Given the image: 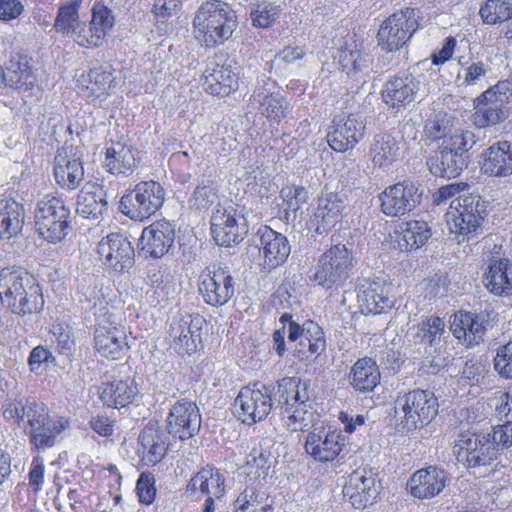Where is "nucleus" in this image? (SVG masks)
<instances>
[{
  "instance_id": "f257e3e1",
  "label": "nucleus",
  "mask_w": 512,
  "mask_h": 512,
  "mask_svg": "<svg viewBox=\"0 0 512 512\" xmlns=\"http://www.w3.org/2000/svg\"><path fill=\"white\" fill-rule=\"evenodd\" d=\"M3 416L18 425L26 422L25 432L37 450L55 446L71 426L68 417L49 415L42 403L31 398L6 401L3 404Z\"/></svg>"
},
{
  "instance_id": "f03ea898",
  "label": "nucleus",
  "mask_w": 512,
  "mask_h": 512,
  "mask_svg": "<svg viewBox=\"0 0 512 512\" xmlns=\"http://www.w3.org/2000/svg\"><path fill=\"white\" fill-rule=\"evenodd\" d=\"M0 299L4 307L20 316L37 312L44 304L40 286L21 268L0 271Z\"/></svg>"
},
{
  "instance_id": "7ed1b4c3",
  "label": "nucleus",
  "mask_w": 512,
  "mask_h": 512,
  "mask_svg": "<svg viewBox=\"0 0 512 512\" xmlns=\"http://www.w3.org/2000/svg\"><path fill=\"white\" fill-rule=\"evenodd\" d=\"M237 27L235 12L219 0L203 2L193 19L194 34L206 47H214L228 40Z\"/></svg>"
},
{
  "instance_id": "20e7f679",
  "label": "nucleus",
  "mask_w": 512,
  "mask_h": 512,
  "mask_svg": "<svg viewBox=\"0 0 512 512\" xmlns=\"http://www.w3.org/2000/svg\"><path fill=\"white\" fill-rule=\"evenodd\" d=\"M394 408L401 429L412 431L428 424L437 415L438 401L433 392L417 388L399 392Z\"/></svg>"
},
{
  "instance_id": "39448f33",
  "label": "nucleus",
  "mask_w": 512,
  "mask_h": 512,
  "mask_svg": "<svg viewBox=\"0 0 512 512\" xmlns=\"http://www.w3.org/2000/svg\"><path fill=\"white\" fill-rule=\"evenodd\" d=\"M474 133H458L454 138L439 143V155L427 160L429 171L435 177L453 178L467 167V152L475 145Z\"/></svg>"
},
{
  "instance_id": "423d86ee",
  "label": "nucleus",
  "mask_w": 512,
  "mask_h": 512,
  "mask_svg": "<svg viewBox=\"0 0 512 512\" xmlns=\"http://www.w3.org/2000/svg\"><path fill=\"white\" fill-rule=\"evenodd\" d=\"M353 267V252L344 244H336L320 255L311 279L326 290L336 289L346 283Z\"/></svg>"
},
{
  "instance_id": "0eeeda50",
  "label": "nucleus",
  "mask_w": 512,
  "mask_h": 512,
  "mask_svg": "<svg viewBox=\"0 0 512 512\" xmlns=\"http://www.w3.org/2000/svg\"><path fill=\"white\" fill-rule=\"evenodd\" d=\"M34 217L36 229L45 240L56 243L68 234L70 209L61 197L44 195L37 203Z\"/></svg>"
},
{
  "instance_id": "6e6552de",
  "label": "nucleus",
  "mask_w": 512,
  "mask_h": 512,
  "mask_svg": "<svg viewBox=\"0 0 512 512\" xmlns=\"http://www.w3.org/2000/svg\"><path fill=\"white\" fill-rule=\"evenodd\" d=\"M186 492L201 502L200 512H217L226 494L225 477L214 466L200 468L187 484Z\"/></svg>"
},
{
  "instance_id": "1a4fd4ad",
  "label": "nucleus",
  "mask_w": 512,
  "mask_h": 512,
  "mask_svg": "<svg viewBox=\"0 0 512 512\" xmlns=\"http://www.w3.org/2000/svg\"><path fill=\"white\" fill-rule=\"evenodd\" d=\"M272 391L259 383L243 387L234 400L236 417L246 425L265 420L273 407Z\"/></svg>"
},
{
  "instance_id": "9d476101",
  "label": "nucleus",
  "mask_w": 512,
  "mask_h": 512,
  "mask_svg": "<svg viewBox=\"0 0 512 512\" xmlns=\"http://www.w3.org/2000/svg\"><path fill=\"white\" fill-rule=\"evenodd\" d=\"M485 204L480 196L463 195L453 199L446 213L451 233L467 236L477 231L485 214Z\"/></svg>"
},
{
  "instance_id": "9b49d317",
  "label": "nucleus",
  "mask_w": 512,
  "mask_h": 512,
  "mask_svg": "<svg viewBox=\"0 0 512 512\" xmlns=\"http://www.w3.org/2000/svg\"><path fill=\"white\" fill-rule=\"evenodd\" d=\"M164 199V189L158 182L144 181L121 198L120 208L129 218L143 220L155 214L162 207Z\"/></svg>"
},
{
  "instance_id": "f8f14e48",
  "label": "nucleus",
  "mask_w": 512,
  "mask_h": 512,
  "mask_svg": "<svg viewBox=\"0 0 512 512\" xmlns=\"http://www.w3.org/2000/svg\"><path fill=\"white\" fill-rule=\"evenodd\" d=\"M418 29V20L414 8L399 10L385 19L378 30V44L383 50L397 51Z\"/></svg>"
},
{
  "instance_id": "ddd939ff",
  "label": "nucleus",
  "mask_w": 512,
  "mask_h": 512,
  "mask_svg": "<svg viewBox=\"0 0 512 512\" xmlns=\"http://www.w3.org/2000/svg\"><path fill=\"white\" fill-rule=\"evenodd\" d=\"M423 195L422 185L411 179H405L385 188L379 195L380 207L388 217H402L413 211Z\"/></svg>"
},
{
  "instance_id": "4468645a",
  "label": "nucleus",
  "mask_w": 512,
  "mask_h": 512,
  "mask_svg": "<svg viewBox=\"0 0 512 512\" xmlns=\"http://www.w3.org/2000/svg\"><path fill=\"white\" fill-rule=\"evenodd\" d=\"M507 84L498 82L478 96L474 101L472 124L479 129L493 127L507 118Z\"/></svg>"
},
{
  "instance_id": "2eb2a0df",
  "label": "nucleus",
  "mask_w": 512,
  "mask_h": 512,
  "mask_svg": "<svg viewBox=\"0 0 512 512\" xmlns=\"http://www.w3.org/2000/svg\"><path fill=\"white\" fill-rule=\"evenodd\" d=\"M126 331L114 315L105 312L97 317L94 332V347L103 357L112 360L121 359L129 349Z\"/></svg>"
},
{
  "instance_id": "dca6fc26",
  "label": "nucleus",
  "mask_w": 512,
  "mask_h": 512,
  "mask_svg": "<svg viewBox=\"0 0 512 512\" xmlns=\"http://www.w3.org/2000/svg\"><path fill=\"white\" fill-rule=\"evenodd\" d=\"M497 445L492 435L461 434L455 445L458 462L467 467H480L492 463L496 459Z\"/></svg>"
},
{
  "instance_id": "f3484780",
  "label": "nucleus",
  "mask_w": 512,
  "mask_h": 512,
  "mask_svg": "<svg viewBox=\"0 0 512 512\" xmlns=\"http://www.w3.org/2000/svg\"><path fill=\"white\" fill-rule=\"evenodd\" d=\"M211 231L215 242L229 247L240 243L248 232L244 217L229 205L218 207L211 217Z\"/></svg>"
},
{
  "instance_id": "a211bd4d",
  "label": "nucleus",
  "mask_w": 512,
  "mask_h": 512,
  "mask_svg": "<svg viewBox=\"0 0 512 512\" xmlns=\"http://www.w3.org/2000/svg\"><path fill=\"white\" fill-rule=\"evenodd\" d=\"M199 292L211 306L227 304L235 294V280L227 267H219L200 275Z\"/></svg>"
},
{
  "instance_id": "6ab92c4d",
  "label": "nucleus",
  "mask_w": 512,
  "mask_h": 512,
  "mask_svg": "<svg viewBox=\"0 0 512 512\" xmlns=\"http://www.w3.org/2000/svg\"><path fill=\"white\" fill-rule=\"evenodd\" d=\"M201 427V414L196 403L181 399L170 409L167 417V432L179 440L195 436Z\"/></svg>"
},
{
  "instance_id": "aec40b11",
  "label": "nucleus",
  "mask_w": 512,
  "mask_h": 512,
  "mask_svg": "<svg viewBox=\"0 0 512 512\" xmlns=\"http://www.w3.org/2000/svg\"><path fill=\"white\" fill-rule=\"evenodd\" d=\"M288 340L301 360L320 355L326 346L322 328L313 321H306L302 326L291 323L288 327Z\"/></svg>"
},
{
  "instance_id": "412c9836",
  "label": "nucleus",
  "mask_w": 512,
  "mask_h": 512,
  "mask_svg": "<svg viewBox=\"0 0 512 512\" xmlns=\"http://www.w3.org/2000/svg\"><path fill=\"white\" fill-rule=\"evenodd\" d=\"M365 119L358 114L337 117L328 133V143L337 152H345L356 146L365 135Z\"/></svg>"
},
{
  "instance_id": "4be33fe9",
  "label": "nucleus",
  "mask_w": 512,
  "mask_h": 512,
  "mask_svg": "<svg viewBox=\"0 0 512 512\" xmlns=\"http://www.w3.org/2000/svg\"><path fill=\"white\" fill-rule=\"evenodd\" d=\"M113 24L114 17L111 11L104 5L95 4L89 24L81 22L71 38L82 47H99Z\"/></svg>"
},
{
  "instance_id": "5701e85b",
  "label": "nucleus",
  "mask_w": 512,
  "mask_h": 512,
  "mask_svg": "<svg viewBox=\"0 0 512 512\" xmlns=\"http://www.w3.org/2000/svg\"><path fill=\"white\" fill-rule=\"evenodd\" d=\"M345 445V437L341 431L326 432L324 428H314L310 431L305 441V451L315 461H334Z\"/></svg>"
},
{
  "instance_id": "b1692460",
  "label": "nucleus",
  "mask_w": 512,
  "mask_h": 512,
  "mask_svg": "<svg viewBox=\"0 0 512 512\" xmlns=\"http://www.w3.org/2000/svg\"><path fill=\"white\" fill-rule=\"evenodd\" d=\"M381 485L372 471L357 469L349 475L343 494L356 509L371 505L379 495Z\"/></svg>"
},
{
  "instance_id": "393cba45",
  "label": "nucleus",
  "mask_w": 512,
  "mask_h": 512,
  "mask_svg": "<svg viewBox=\"0 0 512 512\" xmlns=\"http://www.w3.org/2000/svg\"><path fill=\"white\" fill-rule=\"evenodd\" d=\"M97 251L103 263L115 271L128 270L134 264V248L121 234L111 233L102 238Z\"/></svg>"
},
{
  "instance_id": "a878e982",
  "label": "nucleus",
  "mask_w": 512,
  "mask_h": 512,
  "mask_svg": "<svg viewBox=\"0 0 512 512\" xmlns=\"http://www.w3.org/2000/svg\"><path fill=\"white\" fill-rule=\"evenodd\" d=\"M448 483V473L437 466L417 470L408 481L412 496L418 499H431L439 495Z\"/></svg>"
},
{
  "instance_id": "bb28decb",
  "label": "nucleus",
  "mask_w": 512,
  "mask_h": 512,
  "mask_svg": "<svg viewBox=\"0 0 512 512\" xmlns=\"http://www.w3.org/2000/svg\"><path fill=\"white\" fill-rule=\"evenodd\" d=\"M174 226L166 220H158L144 228L140 238L141 251L152 258H161L174 243Z\"/></svg>"
},
{
  "instance_id": "cd10ccee",
  "label": "nucleus",
  "mask_w": 512,
  "mask_h": 512,
  "mask_svg": "<svg viewBox=\"0 0 512 512\" xmlns=\"http://www.w3.org/2000/svg\"><path fill=\"white\" fill-rule=\"evenodd\" d=\"M238 68L231 63L208 66L202 77V86L211 95L225 97L238 88Z\"/></svg>"
},
{
  "instance_id": "c85d7f7f",
  "label": "nucleus",
  "mask_w": 512,
  "mask_h": 512,
  "mask_svg": "<svg viewBox=\"0 0 512 512\" xmlns=\"http://www.w3.org/2000/svg\"><path fill=\"white\" fill-rule=\"evenodd\" d=\"M54 176L57 184L67 190H75L84 179L81 157L73 147L62 148L55 157Z\"/></svg>"
},
{
  "instance_id": "c756f323",
  "label": "nucleus",
  "mask_w": 512,
  "mask_h": 512,
  "mask_svg": "<svg viewBox=\"0 0 512 512\" xmlns=\"http://www.w3.org/2000/svg\"><path fill=\"white\" fill-rule=\"evenodd\" d=\"M204 319L199 316L186 315L174 321L170 326L173 347L178 353L192 354L201 340V328Z\"/></svg>"
},
{
  "instance_id": "7c9ffc66",
  "label": "nucleus",
  "mask_w": 512,
  "mask_h": 512,
  "mask_svg": "<svg viewBox=\"0 0 512 512\" xmlns=\"http://www.w3.org/2000/svg\"><path fill=\"white\" fill-rule=\"evenodd\" d=\"M344 208V200L337 193H327L319 197L310 219L311 227L318 234L328 232L340 222Z\"/></svg>"
},
{
  "instance_id": "2f4dec72",
  "label": "nucleus",
  "mask_w": 512,
  "mask_h": 512,
  "mask_svg": "<svg viewBox=\"0 0 512 512\" xmlns=\"http://www.w3.org/2000/svg\"><path fill=\"white\" fill-rule=\"evenodd\" d=\"M138 166V159L132 146L125 142H111L106 146L104 167L116 177L131 176Z\"/></svg>"
},
{
  "instance_id": "473e14b6",
  "label": "nucleus",
  "mask_w": 512,
  "mask_h": 512,
  "mask_svg": "<svg viewBox=\"0 0 512 512\" xmlns=\"http://www.w3.org/2000/svg\"><path fill=\"white\" fill-rule=\"evenodd\" d=\"M258 234L260 240L259 251L263 255L264 262L271 268L283 264L291 251L286 236L267 226L259 229Z\"/></svg>"
},
{
  "instance_id": "72a5a7b5",
  "label": "nucleus",
  "mask_w": 512,
  "mask_h": 512,
  "mask_svg": "<svg viewBox=\"0 0 512 512\" xmlns=\"http://www.w3.org/2000/svg\"><path fill=\"white\" fill-rule=\"evenodd\" d=\"M419 80L412 74H402L389 79L382 90L384 102L392 107L409 104L416 99Z\"/></svg>"
},
{
  "instance_id": "f704fd0d",
  "label": "nucleus",
  "mask_w": 512,
  "mask_h": 512,
  "mask_svg": "<svg viewBox=\"0 0 512 512\" xmlns=\"http://www.w3.org/2000/svg\"><path fill=\"white\" fill-rule=\"evenodd\" d=\"M450 329L453 335L467 346L478 344L486 333V321L478 314L464 312L454 315Z\"/></svg>"
},
{
  "instance_id": "c9c22d12",
  "label": "nucleus",
  "mask_w": 512,
  "mask_h": 512,
  "mask_svg": "<svg viewBox=\"0 0 512 512\" xmlns=\"http://www.w3.org/2000/svg\"><path fill=\"white\" fill-rule=\"evenodd\" d=\"M168 436L158 423H149L139 435L143 460L155 465L165 456L168 448Z\"/></svg>"
},
{
  "instance_id": "e433bc0d",
  "label": "nucleus",
  "mask_w": 512,
  "mask_h": 512,
  "mask_svg": "<svg viewBox=\"0 0 512 512\" xmlns=\"http://www.w3.org/2000/svg\"><path fill=\"white\" fill-rule=\"evenodd\" d=\"M106 193L95 183H87L78 193L76 213L83 218L97 220L107 210Z\"/></svg>"
},
{
  "instance_id": "4c0bfd02",
  "label": "nucleus",
  "mask_w": 512,
  "mask_h": 512,
  "mask_svg": "<svg viewBox=\"0 0 512 512\" xmlns=\"http://www.w3.org/2000/svg\"><path fill=\"white\" fill-rule=\"evenodd\" d=\"M5 83L17 90L29 89L35 80L30 58L23 53L12 54L3 70Z\"/></svg>"
},
{
  "instance_id": "58836bf2",
  "label": "nucleus",
  "mask_w": 512,
  "mask_h": 512,
  "mask_svg": "<svg viewBox=\"0 0 512 512\" xmlns=\"http://www.w3.org/2000/svg\"><path fill=\"white\" fill-rule=\"evenodd\" d=\"M486 289L497 296L512 294V262L509 259L495 260L483 276Z\"/></svg>"
},
{
  "instance_id": "ea45409f",
  "label": "nucleus",
  "mask_w": 512,
  "mask_h": 512,
  "mask_svg": "<svg viewBox=\"0 0 512 512\" xmlns=\"http://www.w3.org/2000/svg\"><path fill=\"white\" fill-rule=\"evenodd\" d=\"M251 103L258 105L261 115L276 122H279L291 110L290 103L284 97L265 87H258L254 90Z\"/></svg>"
},
{
  "instance_id": "a19ab883",
  "label": "nucleus",
  "mask_w": 512,
  "mask_h": 512,
  "mask_svg": "<svg viewBox=\"0 0 512 512\" xmlns=\"http://www.w3.org/2000/svg\"><path fill=\"white\" fill-rule=\"evenodd\" d=\"M138 392L135 379L127 377L106 383L101 390L100 398L109 407L122 408L132 403Z\"/></svg>"
},
{
  "instance_id": "79ce46f5",
  "label": "nucleus",
  "mask_w": 512,
  "mask_h": 512,
  "mask_svg": "<svg viewBox=\"0 0 512 512\" xmlns=\"http://www.w3.org/2000/svg\"><path fill=\"white\" fill-rule=\"evenodd\" d=\"M482 169L494 176L512 174V144L500 141L491 145L484 154Z\"/></svg>"
},
{
  "instance_id": "37998d69",
  "label": "nucleus",
  "mask_w": 512,
  "mask_h": 512,
  "mask_svg": "<svg viewBox=\"0 0 512 512\" xmlns=\"http://www.w3.org/2000/svg\"><path fill=\"white\" fill-rule=\"evenodd\" d=\"M381 375L376 362L364 357L357 360L349 373V384L358 392L367 393L380 383Z\"/></svg>"
},
{
  "instance_id": "c03bdc74",
  "label": "nucleus",
  "mask_w": 512,
  "mask_h": 512,
  "mask_svg": "<svg viewBox=\"0 0 512 512\" xmlns=\"http://www.w3.org/2000/svg\"><path fill=\"white\" fill-rule=\"evenodd\" d=\"M391 286L384 283L373 282L358 295L362 311L372 314H381L390 310L394 300L390 296Z\"/></svg>"
},
{
  "instance_id": "a18cd8bd",
  "label": "nucleus",
  "mask_w": 512,
  "mask_h": 512,
  "mask_svg": "<svg viewBox=\"0 0 512 512\" xmlns=\"http://www.w3.org/2000/svg\"><path fill=\"white\" fill-rule=\"evenodd\" d=\"M113 81L112 73L99 67L78 76L76 88L80 95L93 100L106 94L112 87Z\"/></svg>"
},
{
  "instance_id": "49530a36",
  "label": "nucleus",
  "mask_w": 512,
  "mask_h": 512,
  "mask_svg": "<svg viewBox=\"0 0 512 512\" xmlns=\"http://www.w3.org/2000/svg\"><path fill=\"white\" fill-rule=\"evenodd\" d=\"M24 208L12 199L0 200V238L10 240L23 228Z\"/></svg>"
},
{
  "instance_id": "de8ad7c7",
  "label": "nucleus",
  "mask_w": 512,
  "mask_h": 512,
  "mask_svg": "<svg viewBox=\"0 0 512 512\" xmlns=\"http://www.w3.org/2000/svg\"><path fill=\"white\" fill-rule=\"evenodd\" d=\"M281 418L285 427L292 432L314 429L318 421V416L308 402L294 406H282Z\"/></svg>"
},
{
  "instance_id": "09e8293b",
  "label": "nucleus",
  "mask_w": 512,
  "mask_h": 512,
  "mask_svg": "<svg viewBox=\"0 0 512 512\" xmlns=\"http://www.w3.org/2000/svg\"><path fill=\"white\" fill-rule=\"evenodd\" d=\"M309 384L299 377H284L278 381V403L282 406H294L309 402Z\"/></svg>"
},
{
  "instance_id": "8fccbe9b",
  "label": "nucleus",
  "mask_w": 512,
  "mask_h": 512,
  "mask_svg": "<svg viewBox=\"0 0 512 512\" xmlns=\"http://www.w3.org/2000/svg\"><path fill=\"white\" fill-rule=\"evenodd\" d=\"M399 151L398 142L393 136L378 134L371 143L369 155L375 166L387 168L397 160Z\"/></svg>"
},
{
  "instance_id": "3c124183",
  "label": "nucleus",
  "mask_w": 512,
  "mask_h": 512,
  "mask_svg": "<svg viewBox=\"0 0 512 512\" xmlns=\"http://www.w3.org/2000/svg\"><path fill=\"white\" fill-rule=\"evenodd\" d=\"M82 2V0H68L60 4L53 24L57 33L64 37H72L81 23L79 9Z\"/></svg>"
},
{
  "instance_id": "603ef678",
  "label": "nucleus",
  "mask_w": 512,
  "mask_h": 512,
  "mask_svg": "<svg viewBox=\"0 0 512 512\" xmlns=\"http://www.w3.org/2000/svg\"><path fill=\"white\" fill-rule=\"evenodd\" d=\"M424 131L428 138L438 141V144L449 138H454L458 133H473L469 130L453 128L451 117L444 112L435 113L428 119Z\"/></svg>"
},
{
  "instance_id": "864d4df0",
  "label": "nucleus",
  "mask_w": 512,
  "mask_h": 512,
  "mask_svg": "<svg viewBox=\"0 0 512 512\" xmlns=\"http://www.w3.org/2000/svg\"><path fill=\"white\" fill-rule=\"evenodd\" d=\"M430 236V228L425 221L411 220L404 223L399 245L405 250L418 249L428 241Z\"/></svg>"
},
{
  "instance_id": "5fc2aeb1",
  "label": "nucleus",
  "mask_w": 512,
  "mask_h": 512,
  "mask_svg": "<svg viewBox=\"0 0 512 512\" xmlns=\"http://www.w3.org/2000/svg\"><path fill=\"white\" fill-rule=\"evenodd\" d=\"M282 11V6L276 2L261 1L251 8L250 18L253 26L266 29L280 18Z\"/></svg>"
},
{
  "instance_id": "6e6d98bb",
  "label": "nucleus",
  "mask_w": 512,
  "mask_h": 512,
  "mask_svg": "<svg viewBox=\"0 0 512 512\" xmlns=\"http://www.w3.org/2000/svg\"><path fill=\"white\" fill-rule=\"evenodd\" d=\"M480 15L490 25L512 19V0H487L480 8Z\"/></svg>"
},
{
  "instance_id": "4d7b16f0",
  "label": "nucleus",
  "mask_w": 512,
  "mask_h": 512,
  "mask_svg": "<svg viewBox=\"0 0 512 512\" xmlns=\"http://www.w3.org/2000/svg\"><path fill=\"white\" fill-rule=\"evenodd\" d=\"M444 332L445 323L443 319L440 317H430L419 325L416 337L420 342L433 345L437 341H440Z\"/></svg>"
},
{
  "instance_id": "13d9d810",
  "label": "nucleus",
  "mask_w": 512,
  "mask_h": 512,
  "mask_svg": "<svg viewBox=\"0 0 512 512\" xmlns=\"http://www.w3.org/2000/svg\"><path fill=\"white\" fill-rule=\"evenodd\" d=\"M173 289L164 282L163 275L158 272L150 276V287L146 292L147 301L153 305H159L167 301Z\"/></svg>"
},
{
  "instance_id": "bf43d9fd",
  "label": "nucleus",
  "mask_w": 512,
  "mask_h": 512,
  "mask_svg": "<svg viewBox=\"0 0 512 512\" xmlns=\"http://www.w3.org/2000/svg\"><path fill=\"white\" fill-rule=\"evenodd\" d=\"M280 194L285 211L296 212L308 200V191L303 186H286L282 188Z\"/></svg>"
},
{
  "instance_id": "052dcab7",
  "label": "nucleus",
  "mask_w": 512,
  "mask_h": 512,
  "mask_svg": "<svg viewBox=\"0 0 512 512\" xmlns=\"http://www.w3.org/2000/svg\"><path fill=\"white\" fill-rule=\"evenodd\" d=\"M494 369L501 377L512 379V341L497 349Z\"/></svg>"
},
{
  "instance_id": "680f3d73",
  "label": "nucleus",
  "mask_w": 512,
  "mask_h": 512,
  "mask_svg": "<svg viewBox=\"0 0 512 512\" xmlns=\"http://www.w3.org/2000/svg\"><path fill=\"white\" fill-rule=\"evenodd\" d=\"M136 491L141 503L145 505L153 503L156 496V488L155 478L152 473H141L136 483Z\"/></svg>"
},
{
  "instance_id": "e2e57ef3",
  "label": "nucleus",
  "mask_w": 512,
  "mask_h": 512,
  "mask_svg": "<svg viewBox=\"0 0 512 512\" xmlns=\"http://www.w3.org/2000/svg\"><path fill=\"white\" fill-rule=\"evenodd\" d=\"M216 198L215 188L212 185L201 183L195 188L190 201L197 209H207L215 202Z\"/></svg>"
},
{
  "instance_id": "0e129e2a",
  "label": "nucleus",
  "mask_w": 512,
  "mask_h": 512,
  "mask_svg": "<svg viewBox=\"0 0 512 512\" xmlns=\"http://www.w3.org/2000/svg\"><path fill=\"white\" fill-rule=\"evenodd\" d=\"M52 333L56 338L57 349L59 353L70 355L74 349V338L69 326L56 324L52 328Z\"/></svg>"
},
{
  "instance_id": "69168bd1",
  "label": "nucleus",
  "mask_w": 512,
  "mask_h": 512,
  "mask_svg": "<svg viewBox=\"0 0 512 512\" xmlns=\"http://www.w3.org/2000/svg\"><path fill=\"white\" fill-rule=\"evenodd\" d=\"M264 503L263 498L254 487H247L237 497L235 506L237 512H247L250 508L252 510Z\"/></svg>"
},
{
  "instance_id": "338daca9",
  "label": "nucleus",
  "mask_w": 512,
  "mask_h": 512,
  "mask_svg": "<svg viewBox=\"0 0 512 512\" xmlns=\"http://www.w3.org/2000/svg\"><path fill=\"white\" fill-rule=\"evenodd\" d=\"M268 456L262 448H253L246 459V467L250 473L258 476L266 474L269 466L267 465Z\"/></svg>"
},
{
  "instance_id": "774afa93",
  "label": "nucleus",
  "mask_w": 512,
  "mask_h": 512,
  "mask_svg": "<svg viewBox=\"0 0 512 512\" xmlns=\"http://www.w3.org/2000/svg\"><path fill=\"white\" fill-rule=\"evenodd\" d=\"M500 418L505 419V422L494 427L492 437L498 446L510 448L512 447V417L503 416Z\"/></svg>"
}]
</instances>
